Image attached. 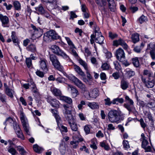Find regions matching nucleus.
<instances>
[{
	"label": "nucleus",
	"mask_w": 155,
	"mask_h": 155,
	"mask_svg": "<svg viewBox=\"0 0 155 155\" xmlns=\"http://www.w3.org/2000/svg\"><path fill=\"white\" fill-rule=\"evenodd\" d=\"M63 107L64 108L63 113L65 118L68 122L71 130L74 131H77L78 129L77 125L74 122V118L71 114L72 107L65 105H64Z\"/></svg>",
	"instance_id": "1"
},
{
	"label": "nucleus",
	"mask_w": 155,
	"mask_h": 155,
	"mask_svg": "<svg viewBox=\"0 0 155 155\" xmlns=\"http://www.w3.org/2000/svg\"><path fill=\"white\" fill-rule=\"evenodd\" d=\"M6 123L7 124H9L11 126H13L14 129L18 137L22 140L24 139V137L22 134V131L16 121H14L13 119L11 117H8L6 120L5 121L4 123V124L6 125Z\"/></svg>",
	"instance_id": "2"
},
{
	"label": "nucleus",
	"mask_w": 155,
	"mask_h": 155,
	"mask_svg": "<svg viewBox=\"0 0 155 155\" xmlns=\"http://www.w3.org/2000/svg\"><path fill=\"white\" fill-rule=\"evenodd\" d=\"M95 35L92 34L91 36L90 41L91 44H93L94 43V40L95 42L100 44L103 43L104 38L102 35L101 31L99 30V28L97 27L94 31Z\"/></svg>",
	"instance_id": "3"
},
{
	"label": "nucleus",
	"mask_w": 155,
	"mask_h": 155,
	"mask_svg": "<svg viewBox=\"0 0 155 155\" xmlns=\"http://www.w3.org/2000/svg\"><path fill=\"white\" fill-rule=\"evenodd\" d=\"M68 78L72 81L74 84L81 90V93L84 94L87 91V88L85 85L80 80L72 74L68 76Z\"/></svg>",
	"instance_id": "4"
},
{
	"label": "nucleus",
	"mask_w": 155,
	"mask_h": 155,
	"mask_svg": "<svg viewBox=\"0 0 155 155\" xmlns=\"http://www.w3.org/2000/svg\"><path fill=\"white\" fill-rule=\"evenodd\" d=\"M20 116V118L21 122L24 131L27 135H30L29 128L28 124L27 119L24 114L23 110L21 109L18 112Z\"/></svg>",
	"instance_id": "5"
},
{
	"label": "nucleus",
	"mask_w": 155,
	"mask_h": 155,
	"mask_svg": "<svg viewBox=\"0 0 155 155\" xmlns=\"http://www.w3.org/2000/svg\"><path fill=\"white\" fill-rule=\"evenodd\" d=\"M60 36L58 35L56 32L53 30H51L47 31L44 35L43 39L45 41L49 42L52 39H59Z\"/></svg>",
	"instance_id": "6"
},
{
	"label": "nucleus",
	"mask_w": 155,
	"mask_h": 155,
	"mask_svg": "<svg viewBox=\"0 0 155 155\" xmlns=\"http://www.w3.org/2000/svg\"><path fill=\"white\" fill-rule=\"evenodd\" d=\"M125 99L126 100L128 101V102L130 104H124V107L129 111V113L132 112L135 115L137 114V112L134 105V102L127 95L125 97Z\"/></svg>",
	"instance_id": "7"
},
{
	"label": "nucleus",
	"mask_w": 155,
	"mask_h": 155,
	"mask_svg": "<svg viewBox=\"0 0 155 155\" xmlns=\"http://www.w3.org/2000/svg\"><path fill=\"white\" fill-rule=\"evenodd\" d=\"M108 119L111 123L116 122L120 119V117L116 110H113L110 111L108 114Z\"/></svg>",
	"instance_id": "8"
},
{
	"label": "nucleus",
	"mask_w": 155,
	"mask_h": 155,
	"mask_svg": "<svg viewBox=\"0 0 155 155\" xmlns=\"http://www.w3.org/2000/svg\"><path fill=\"white\" fill-rule=\"evenodd\" d=\"M49 58L55 68L60 71H63V68L61 65L56 55L53 54H51Z\"/></svg>",
	"instance_id": "9"
},
{
	"label": "nucleus",
	"mask_w": 155,
	"mask_h": 155,
	"mask_svg": "<svg viewBox=\"0 0 155 155\" xmlns=\"http://www.w3.org/2000/svg\"><path fill=\"white\" fill-rule=\"evenodd\" d=\"M99 91L97 88L94 89L90 93L88 91L85 92L84 94L87 100H91V99H95L99 95Z\"/></svg>",
	"instance_id": "10"
},
{
	"label": "nucleus",
	"mask_w": 155,
	"mask_h": 155,
	"mask_svg": "<svg viewBox=\"0 0 155 155\" xmlns=\"http://www.w3.org/2000/svg\"><path fill=\"white\" fill-rule=\"evenodd\" d=\"M51 49L54 53L58 55L61 56L64 58H68L67 55L57 45H52L51 47Z\"/></svg>",
	"instance_id": "11"
},
{
	"label": "nucleus",
	"mask_w": 155,
	"mask_h": 155,
	"mask_svg": "<svg viewBox=\"0 0 155 155\" xmlns=\"http://www.w3.org/2000/svg\"><path fill=\"white\" fill-rule=\"evenodd\" d=\"M115 55L117 59L119 61L123 62L125 60V53L124 50L121 48H119L116 51Z\"/></svg>",
	"instance_id": "12"
},
{
	"label": "nucleus",
	"mask_w": 155,
	"mask_h": 155,
	"mask_svg": "<svg viewBox=\"0 0 155 155\" xmlns=\"http://www.w3.org/2000/svg\"><path fill=\"white\" fill-rule=\"evenodd\" d=\"M31 26L34 30V35L37 38H39L42 36L43 33V30L42 29L36 27L32 24L31 25Z\"/></svg>",
	"instance_id": "13"
},
{
	"label": "nucleus",
	"mask_w": 155,
	"mask_h": 155,
	"mask_svg": "<svg viewBox=\"0 0 155 155\" xmlns=\"http://www.w3.org/2000/svg\"><path fill=\"white\" fill-rule=\"evenodd\" d=\"M47 61L46 59L40 58L39 61V66L40 68L45 72L46 73L48 70L47 65Z\"/></svg>",
	"instance_id": "14"
},
{
	"label": "nucleus",
	"mask_w": 155,
	"mask_h": 155,
	"mask_svg": "<svg viewBox=\"0 0 155 155\" xmlns=\"http://www.w3.org/2000/svg\"><path fill=\"white\" fill-rule=\"evenodd\" d=\"M47 101L53 107L58 108L59 107L60 103L59 101L56 99H53L51 96L48 97Z\"/></svg>",
	"instance_id": "15"
},
{
	"label": "nucleus",
	"mask_w": 155,
	"mask_h": 155,
	"mask_svg": "<svg viewBox=\"0 0 155 155\" xmlns=\"http://www.w3.org/2000/svg\"><path fill=\"white\" fill-rule=\"evenodd\" d=\"M0 20L2 22V25L3 27H8V25L9 23V20L7 16L3 15L2 14H0Z\"/></svg>",
	"instance_id": "16"
},
{
	"label": "nucleus",
	"mask_w": 155,
	"mask_h": 155,
	"mask_svg": "<svg viewBox=\"0 0 155 155\" xmlns=\"http://www.w3.org/2000/svg\"><path fill=\"white\" fill-rule=\"evenodd\" d=\"M69 88L71 89V94L72 98H75L79 95L80 93L78 91L75 87L71 85L68 84V88Z\"/></svg>",
	"instance_id": "17"
},
{
	"label": "nucleus",
	"mask_w": 155,
	"mask_h": 155,
	"mask_svg": "<svg viewBox=\"0 0 155 155\" xmlns=\"http://www.w3.org/2000/svg\"><path fill=\"white\" fill-rule=\"evenodd\" d=\"M18 141L17 139L15 138H13L12 140H8V142L2 139L0 140L1 142L2 143H4L5 145H7L8 142V144L10 145H15L18 142Z\"/></svg>",
	"instance_id": "18"
},
{
	"label": "nucleus",
	"mask_w": 155,
	"mask_h": 155,
	"mask_svg": "<svg viewBox=\"0 0 155 155\" xmlns=\"http://www.w3.org/2000/svg\"><path fill=\"white\" fill-rule=\"evenodd\" d=\"M51 91L54 95L55 96L61 97V92L60 90L55 87H52L51 88Z\"/></svg>",
	"instance_id": "19"
},
{
	"label": "nucleus",
	"mask_w": 155,
	"mask_h": 155,
	"mask_svg": "<svg viewBox=\"0 0 155 155\" xmlns=\"http://www.w3.org/2000/svg\"><path fill=\"white\" fill-rule=\"evenodd\" d=\"M49 3V5L51 8H56L57 7V0H44Z\"/></svg>",
	"instance_id": "20"
},
{
	"label": "nucleus",
	"mask_w": 155,
	"mask_h": 155,
	"mask_svg": "<svg viewBox=\"0 0 155 155\" xmlns=\"http://www.w3.org/2000/svg\"><path fill=\"white\" fill-rule=\"evenodd\" d=\"M74 68L75 71L79 75L83 77L85 76L84 73L82 69L79 66L74 64Z\"/></svg>",
	"instance_id": "21"
},
{
	"label": "nucleus",
	"mask_w": 155,
	"mask_h": 155,
	"mask_svg": "<svg viewBox=\"0 0 155 155\" xmlns=\"http://www.w3.org/2000/svg\"><path fill=\"white\" fill-rule=\"evenodd\" d=\"M52 113L56 119L57 125L61 123V120L60 117L58 114V112L55 110H52Z\"/></svg>",
	"instance_id": "22"
},
{
	"label": "nucleus",
	"mask_w": 155,
	"mask_h": 155,
	"mask_svg": "<svg viewBox=\"0 0 155 155\" xmlns=\"http://www.w3.org/2000/svg\"><path fill=\"white\" fill-rule=\"evenodd\" d=\"M152 45L150 44H148L147 45V51L150 50V56L153 60L155 59V53L153 49L151 47Z\"/></svg>",
	"instance_id": "23"
},
{
	"label": "nucleus",
	"mask_w": 155,
	"mask_h": 155,
	"mask_svg": "<svg viewBox=\"0 0 155 155\" xmlns=\"http://www.w3.org/2000/svg\"><path fill=\"white\" fill-rule=\"evenodd\" d=\"M129 83L124 79L121 80L120 82V87L123 90L126 89L128 87Z\"/></svg>",
	"instance_id": "24"
},
{
	"label": "nucleus",
	"mask_w": 155,
	"mask_h": 155,
	"mask_svg": "<svg viewBox=\"0 0 155 155\" xmlns=\"http://www.w3.org/2000/svg\"><path fill=\"white\" fill-rule=\"evenodd\" d=\"M60 99L69 104H71L72 103L71 98L68 97L61 96L60 97Z\"/></svg>",
	"instance_id": "25"
},
{
	"label": "nucleus",
	"mask_w": 155,
	"mask_h": 155,
	"mask_svg": "<svg viewBox=\"0 0 155 155\" xmlns=\"http://www.w3.org/2000/svg\"><path fill=\"white\" fill-rule=\"evenodd\" d=\"M124 102V100L123 98L117 97L113 99L112 101V103L114 104L118 105L119 103L122 104Z\"/></svg>",
	"instance_id": "26"
},
{
	"label": "nucleus",
	"mask_w": 155,
	"mask_h": 155,
	"mask_svg": "<svg viewBox=\"0 0 155 155\" xmlns=\"http://www.w3.org/2000/svg\"><path fill=\"white\" fill-rule=\"evenodd\" d=\"M78 61L80 64L81 65L86 71L87 72L88 71V67L87 64L84 61L80 58L78 59Z\"/></svg>",
	"instance_id": "27"
},
{
	"label": "nucleus",
	"mask_w": 155,
	"mask_h": 155,
	"mask_svg": "<svg viewBox=\"0 0 155 155\" xmlns=\"http://www.w3.org/2000/svg\"><path fill=\"white\" fill-rule=\"evenodd\" d=\"M28 51L31 52H35L36 51L35 45L33 44H31L27 47Z\"/></svg>",
	"instance_id": "28"
},
{
	"label": "nucleus",
	"mask_w": 155,
	"mask_h": 155,
	"mask_svg": "<svg viewBox=\"0 0 155 155\" xmlns=\"http://www.w3.org/2000/svg\"><path fill=\"white\" fill-rule=\"evenodd\" d=\"M154 85V81L153 80L151 81L149 80L147 81L145 86L148 88H152Z\"/></svg>",
	"instance_id": "29"
},
{
	"label": "nucleus",
	"mask_w": 155,
	"mask_h": 155,
	"mask_svg": "<svg viewBox=\"0 0 155 155\" xmlns=\"http://www.w3.org/2000/svg\"><path fill=\"white\" fill-rule=\"evenodd\" d=\"M131 38L133 43H135L139 40V35L137 34H133L131 36Z\"/></svg>",
	"instance_id": "30"
},
{
	"label": "nucleus",
	"mask_w": 155,
	"mask_h": 155,
	"mask_svg": "<svg viewBox=\"0 0 155 155\" xmlns=\"http://www.w3.org/2000/svg\"><path fill=\"white\" fill-rule=\"evenodd\" d=\"M88 106L92 109H97L99 107L98 104L95 102L89 103L88 104Z\"/></svg>",
	"instance_id": "31"
},
{
	"label": "nucleus",
	"mask_w": 155,
	"mask_h": 155,
	"mask_svg": "<svg viewBox=\"0 0 155 155\" xmlns=\"http://www.w3.org/2000/svg\"><path fill=\"white\" fill-rule=\"evenodd\" d=\"M5 86V84H4ZM5 89H6V94L11 97H13V91L12 90H11L8 88L7 86L6 87L5 86Z\"/></svg>",
	"instance_id": "32"
},
{
	"label": "nucleus",
	"mask_w": 155,
	"mask_h": 155,
	"mask_svg": "<svg viewBox=\"0 0 155 155\" xmlns=\"http://www.w3.org/2000/svg\"><path fill=\"white\" fill-rule=\"evenodd\" d=\"M124 41L121 38H120L118 40H114L113 41V45L116 47L119 45H121Z\"/></svg>",
	"instance_id": "33"
},
{
	"label": "nucleus",
	"mask_w": 155,
	"mask_h": 155,
	"mask_svg": "<svg viewBox=\"0 0 155 155\" xmlns=\"http://www.w3.org/2000/svg\"><path fill=\"white\" fill-rule=\"evenodd\" d=\"M15 9L17 10H20L21 9L20 3L18 1H15L13 3Z\"/></svg>",
	"instance_id": "34"
},
{
	"label": "nucleus",
	"mask_w": 155,
	"mask_h": 155,
	"mask_svg": "<svg viewBox=\"0 0 155 155\" xmlns=\"http://www.w3.org/2000/svg\"><path fill=\"white\" fill-rule=\"evenodd\" d=\"M58 126L60 129L61 133L67 132L68 129L67 127H65L61 124V123L58 125Z\"/></svg>",
	"instance_id": "35"
},
{
	"label": "nucleus",
	"mask_w": 155,
	"mask_h": 155,
	"mask_svg": "<svg viewBox=\"0 0 155 155\" xmlns=\"http://www.w3.org/2000/svg\"><path fill=\"white\" fill-rule=\"evenodd\" d=\"M33 148L35 152L40 153L43 150V148L39 146H33Z\"/></svg>",
	"instance_id": "36"
},
{
	"label": "nucleus",
	"mask_w": 155,
	"mask_h": 155,
	"mask_svg": "<svg viewBox=\"0 0 155 155\" xmlns=\"http://www.w3.org/2000/svg\"><path fill=\"white\" fill-rule=\"evenodd\" d=\"M132 62L134 66L136 67H138L140 63L137 57H135L132 59Z\"/></svg>",
	"instance_id": "37"
},
{
	"label": "nucleus",
	"mask_w": 155,
	"mask_h": 155,
	"mask_svg": "<svg viewBox=\"0 0 155 155\" xmlns=\"http://www.w3.org/2000/svg\"><path fill=\"white\" fill-rule=\"evenodd\" d=\"M35 9L37 11L39 12L41 14H43L45 11L43 7L41 5H40L38 7H36Z\"/></svg>",
	"instance_id": "38"
},
{
	"label": "nucleus",
	"mask_w": 155,
	"mask_h": 155,
	"mask_svg": "<svg viewBox=\"0 0 155 155\" xmlns=\"http://www.w3.org/2000/svg\"><path fill=\"white\" fill-rule=\"evenodd\" d=\"M143 75L147 76L149 78L152 76L153 73L150 70H144L143 72Z\"/></svg>",
	"instance_id": "39"
},
{
	"label": "nucleus",
	"mask_w": 155,
	"mask_h": 155,
	"mask_svg": "<svg viewBox=\"0 0 155 155\" xmlns=\"http://www.w3.org/2000/svg\"><path fill=\"white\" fill-rule=\"evenodd\" d=\"M12 38V41L14 43L18 44V40L15 35V33L14 32H12L11 35Z\"/></svg>",
	"instance_id": "40"
},
{
	"label": "nucleus",
	"mask_w": 155,
	"mask_h": 155,
	"mask_svg": "<svg viewBox=\"0 0 155 155\" xmlns=\"http://www.w3.org/2000/svg\"><path fill=\"white\" fill-rule=\"evenodd\" d=\"M101 68L103 70H107L109 69L110 67L107 63H104L102 64Z\"/></svg>",
	"instance_id": "41"
},
{
	"label": "nucleus",
	"mask_w": 155,
	"mask_h": 155,
	"mask_svg": "<svg viewBox=\"0 0 155 155\" xmlns=\"http://www.w3.org/2000/svg\"><path fill=\"white\" fill-rule=\"evenodd\" d=\"M65 38L66 41H67L68 44L70 46H71V48H75V46L73 43L72 42L70 39L69 38L67 37H65Z\"/></svg>",
	"instance_id": "42"
},
{
	"label": "nucleus",
	"mask_w": 155,
	"mask_h": 155,
	"mask_svg": "<svg viewBox=\"0 0 155 155\" xmlns=\"http://www.w3.org/2000/svg\"><path fill=\"white\" fill-rule=\"evenodd\" d=\"M28 84L29 86L32 89H35L36 87V85L31 79H30L28 81Z\"/></svg>",
	"instance_id": "43"
},
{
	"label": "nucleus",
	"mask_w": 155,
	"mask_h": 155,
	"mask_svg": "<svg viewBox=\"0 0 155 155\" xmlns=\"http://www.w3.org/2000/svg\"><path fill=\"white\" fill-rule=\"evenodd\" d=\"M8 152L12 155H16L17 153L16 150L13 148L9 147L8 149Z\"/></svg>",
	"instance_id": "44"
},
{
	"label": "nucleus",
	"mask_w": 155,
	"mask_h": 155,
	"mask_svg": "<svg viewBox=\"0 0 155 155\" xmlns=\"http://www.w3.org/2000/svg\"><path fill=\"white\" fill-rule=\"evenodd\" d=\"M104 101H105V104L106 105L110 106L112 104V101H110V99L109 97H107L106 99H104Z\"/></svg>",
	"instance_id": "45"
},
{
	"label": "nucleus",
	"mask_w": 155,
	"mask_h": 155,
	"mask_svg": "<svg viewBox=\"0 0 155 155\" xmlns=\"http://www.w3.org/2000/svg\"><path fill=\"white\" fill-rule=\"evenodd\" d=\"M147 20V17L142 15L140 17L139 20L140 23L141 24L145 21Z\"/></svg>",
	"instance_id": "46"
},
{
	"label": "nucleus",
	"mask_w": 155,
	"mask_h": 155,
	"mask_svg": "<svg viewBox=\"0 0 155 155\" xmlns=\"http://www.w3.org/2000/svg\"><path fill=\"white\" fill-rule=\"evenodd\" d=\"M26 63L28 67L30 68L31 65V60L30 58H27L26 59Z\"/></svg>",
	"instance_id": "47"
},
{
	"label": "nucleus",
	"mask_w": 155,
	"mask_h": 155,
	"mask_svg": "<svg viewBox=\"0 0 155 155\" xmlns=\"http://www.w3.org/2000/svg\"><path fill=\"white\" fill-rule=\"evenodd\" d=\"M59 150L61 154H64L66 151L65 146H60Z\"/></svg>",
	"instance_id": "48"
},
{
	"label": "nucleus",
	"mask_w": 155,
	"mask_h": 155,
	"mask_svg": "<svg viewBox=\"0 0 155 155\" xmlns=\"http://www.w3.org/2000/svg\"><path fill=\"white\" fill-rule=\"evenodd\" d=\"M142 147L145 150V152H150L151 150V148L150 146H142Z\"/></svg>",
	"instance_id": "49"
},
{
	"label": "nucleus",
	"mask_w": 155,
	"mask_h": 155,
	"mask_svg": "<svg viewBox=\"0 0 155 155\" xmlns=\"http://www.w3.org/2000/svg\"><path fill=\"white\" fill-rule=\"evenodd\" d=\"M6 96L4 95L0 94V100L3 103L6 102Z\"/></svg>",
	"instance_id": "50"
},
{
	"label": "nucleus",
	"mask_w": 155,
	"mask_h": 155,
	"mask_svg": "<svg viewBox=\"0 0 155 155\" xmlns=\"http://www.w3.org/2000/svg\"><path fill=\"white\" fill-rule=\"evenodd\" d=\"M113 64L114 65L115 68L117 70H119L120 69V66L119 63L117 61H114Z\"/></svg>",
	"instance_id": "51"
},
{
	"label": "nucleus",
	"mask_w": 155,
	"mask_h": 155,
	"mask_svg": "<svg viewBox=\"0 0 155 155\" xmlns=\"http://www.w3.org/2000/svg\"><path fill=\"white\" fill-rule=\"evenodd\" d=\"M109 37L112 39L117 38V34L113 33L111 32H109Z\"/></svg>",
	"instance_id": "52"
},
{
	"label": "nucleus",
	"mask_w": 155,
	"mask_h": 155,
	"mask_svg": "<svg viewBox=\"0 0 155 155\" xmlns=\"http://www.w3.org/2000/svg\"><path fill=\"white\" fill-rule=\"evenodd\" d=\"M3 5L5 7L6 9L8 10H10L13 7L12 5L10 4L8 5L6 3H4Z\"/></svg>",
	"instance_id": "53"
},
{
	"label": "nucleus",
	"mask_w": 155,
	"mask_h": 155,
	"mask_svg": "<svg viewBox=\"0 0 155 155\" xmlns=\"http://www.w3.org/2000/svg\"><path fill=\"white\" fill-rule=\"evenodd\" d=\"M142 49L140 46H137L134 48V50L136 52L139 53L140 52Z\"/></svg>",
	"instance_id": "54"
},
{
	"label": "nucleus",
	"mask_w": 155,
	"mask_h": 155,
	"mask_svg": "<svg viewBox=\"0 0 155 155\" xmlns=\"http://www.w3.org/2000/svg\"><path fill=\"white\" fill-rule=\"evenodd\" d=\"M77 17V15L75 14V13L73 11L70 12V19H74V18H76Z\"/></svg>",
	"instance_id": "55"
},
{
	"label": "nucleus",
	"mask_w": 155,
	"mask_h": 155,
	"mask_svg": "<svg viewBox=\"0 0 155 155\" xmlns=\"http://www.w3.org/2000/svg\"><path fill=\"white\" fill-rule=\"evenodd\" d=\"M21 146H19V147L18 148L20 153L22 155H24L26 153V151L23 148L21 147Z\"/></svg>",
	"instance_id": "56"
},
{
	"label": "nucleus",
	"mask_w": 155,
	"mask_h": 155,
	"mask_svg": "<svg viewBox=\"0 0 155 155\" xmlns=\"http://www.w3.org/2000/svg\"><path fill=\"white\" fill-rule=\"evenodd\" d=\"M96 136L98 138H101L103 137L104 135L101 130H99L96 134Z\"/></svg>",
	"instance_id": "57"
},
{
	"label": "nucleus",
	"mask_w": 155,
	"mask_h": 155,
	"mask_svg": "<svg viewBox=\"0 0 155 155\" xmlns=\"http://www.w3.org/2000/svg\"><path fill=\"white\" fill-rule=\"evenodd\" d=\"M84 130L86 134H89L90 132V128L88 125H86L84 127Z\"/></svg>",
	"instance_id": "58"
},
{
	"label": "nucleus",
	"mask_w": 155,
	"mask_h": 155,
	"mask_svg": "<svg viewBox=\"0 0 155 155\" xmlns=\"http://www.w3.org/2000/svg\"><path fill=\"white\" fill-rule=\"evenodd\" d=\"M36 74L37 75L41 78H42L44 76V74L43 72L39 70L36 71Z\"/></svg>",
	"instance_id": "59"
},
{
	"label": "nucleus",
	"mask_w": 155,
	"mask_h": 155,
	"mask_svg": "<svg viewBox=\"0 0 155 155\" xmlns=\"http://www.w3.org/2000/svg\"><path fill=\"white\" fill-rule=\"evenodd\" d=\"M85 102L84 101H81L80 102V103L78 105V109L80 110L81 109L83 106L85 105Z\"/></svg>",
	"instance_id": "60"
},
{
	"label": "nucleus",
	"mask_w": 155,
	"mask_h": 155,
	"mask_svg": "<svg viewBox=\"0 0 155 155\" xmlns=\"http://www.w3.org/2000/svg\"><path fill=\"white\" fill-rule=\"evenodd\" d=\"M127 73L129 77H131L132 76H133L135 74V72L134 71L131 70L127 71Z\"/></svg>",
	"instance_id": "61"
},
{
	"label": "nucleus",
	"mask_w": 155,
	"mask_h": 155,
	"mask_svg": "<svg viewBox=\"0 0 155 155\" xmlns=\"http://www.w3.org/2000/svg\"><path fill=\"white\" fill-rule=\"evenodd\" d=\"M56 80L58 83H62L64 82V78L59 77L56 78Z\"/></svg>",
	"instance_id": "62"
},
{
	"label": "nucleus",
	"mask_w": 155,
	"mask_h": 155,
	"mask_svg": "<svg viewBox=\"0 0 155 155\" xmlns=\"http://www.w3.org/2000/svg\"><path fill=\"white\" fill-rule=\"evenodd\" d=\"M100 78L101 80H105L106 79V76L105 74L102 72L100 74Z\"/></svg>",
	"instance_id": "63"
},
{
	"label": "nucleus",
	"mask_w": 155,
	"mask_h": 155,
	"mask_svg": "<svg viewBox=\"0 0 155 155\" xmlns=\"http://www.w3.org/2000/svg\"><path fill=\"white\" fill-rule=\"evenodd\" d=\"M115 129V127L111 124H108L107 126V129L109 130H113Z\"/></svg>",
	"instance_id": "64"
}]
</instances>
